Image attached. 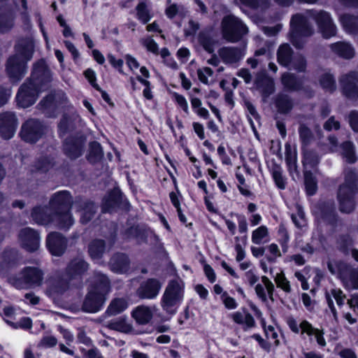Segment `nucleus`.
Masks as SVG:
<instances>
[{"label":"nucleus","mask_w":358,"mask_h":358,"mask_svg":"<svg viewBox=\"0 0 358 358\" xmlns=\"http://www.w3.org/2000/svg\"><path fill=\"white\" fill-rule=\"evenodd\" d=\"M51 74L43 60L36 63L32 73V81L24 83L16 96L17 104L27 108L34 104L40 92L49 87Z\"/></svg>","instance_id":"nucleus-1"},{"label":"nucleus","mask_w":358,"mask_h":358,"mask_svg":"<svg viewBox=\"0 0 358 358\" xmlns=\"http://www.w3.org/2000/svg\"><path fill=\"white\" fill-rule=\"evenodd\" d=\"M34 43L31 38L20 41L16 46V55L9 58L7 72L13 80H20L27 72L26 62L31 59L34 52Z\"/></svg>","instance_id":"nucleus-2"},{"label":"nucleus","mask_w":358,"mask_h":358,"mask_svg":"<svg viewBox=\"0 0 358 358\" xmlns=\"http://www.w3.org/2000/svg\"><path fill=\"white\" fill-rule=\"evenodd\" d=\"M110 291V286L108 278L101 273H96L93 277V284L84 301L83 310L88 313L98 312L102 308L106 296Z\"/></svg>","instance_id":"nucleus-3"},{"label":"nucleus","mask_w":358,"mask_h":358,"mask_svg":"<svg viewBox=\"0 0 358 358\" xmlns=\"http://www.w3.org/2000/svg\"><path fill=\"white\" fill-rule=\"evenodd\" d=\"M356 173L350 171L346 173L345 182L340 187L338 199L341 211L346 213L352 212L355 207L354 195L356 192Z\"/></svg>","instance_id":"nucleus-4"},{"label":"nucleus","mask_w":358,"mask_h":358,"mask_svg":"<svg viewBox=\"0 0 358 358\" xmlns=\"http://www.w3.org/2000/svg\"><path fill=\"white\" fill-rule=\"evenodd\" d=\"M183 285L178 281H171L165 289L161 299V306L168 314L176 313L183 299Z\"/></svg>","instance_id":"nucleus-5"},{"label":"nucleus","mask_w":358,"mask_h":358,"mask_svg":"<svg viewBox=\"0 0 358 358\" xmlns=\"http://www.w3.org/2000/svg\"><path fill=\"white\" fill-rule=\"evenodd\" d=\"M71 198L66 191L55 193L50 201V206L57 210H60L55 214V218L58 220V225L60 228H69L73 223V218L68 210Z\"/></svg>","instance_id":"nucleus-6"},{"label":"nucleus","mask_w":358,"mask_h":358,"mask_svg":"<svg viewBox=\"0 0 358 358\" xmlns=\"http://www.w3.org/2000/svg\"><path fill=\"white\" fill-rule=\"evenodd\" d=\"M314 29L308 22L307 17L297 14L291 20L290 40L296 48H301L304 37L311 36Z\"/></svg>","instance_id":"nucleus-7"},{"label":"nucleus","mask_w":358,"mask_h":358,"mask_svg":"<svg viewBox=\"0 0 358 358\" xmlns=\"http://www.w3.org/2000/svg\"><path fill=\"white\" fill-rule=\"evenodd\" d=\"M222 31L224 39L234 43L247 34L248 28L239 18L229 15L222 21Z\"/></svg>","instance_id":"nucleus-8"},{"label":"nucleus","mask_w":358,"mask_h":358,"mask_svg":"<svg viewBox=\"0 0 358 358\" xmlns=\"http://www.w3.org/2000/svg\"><path fill=\"white\" fill-rule=\"evenodd\" d=\"M43 273L36 266L24 267L18 275L13 279V285L19 289H29L42 285Z\"/></svg>","instance_id":"nucleus-9"},{"label":"nucleus","mask_w":358,"mask_h":358,"mask_svg":"<svg viewBox=\"0 0 358 358\" xmlns=\"http://www.w3.org/2000/svg\"><path fill=\"white\" fill-rule=\"evenodd\" d=\"M328 268L331 273H337L344 285L348 289H358V269L352 268L344 263L336 264V269L331 263L328 264Z\"/></svg>","instance_id":"nucleus-10"},{"label":"nucleus","mask_w":358,"mask_h":358,"mask_svg":"<svg viewBox=\"0 0 358 358\" xmlns=\"http://www.w3.org/2000/svg\"><path fill=\"white\" fill-rule=\"evenodd\" d=\"M308 15L315 20L324 38H329L336 34V27L329 13L323 10L309 11Z\"/></svg>","instance_id":"nucleus-11"},{"label":"nucleus","mask_w":358,"mask_h":358,"mask_svg":"<svg viewBox=\"0 0 358 358\" xmlns=\"http://www.w3.org/2000/svg\"><path fill=\"white\" fill-rule=\"evenodd\" d=\"M43 134L41 122L36 120H27L22 127L20 135L22 138L29 143L36 142Z\"/></svg>","instance_id":"nucleus-12"},{"label":"nucleus","mask_w":358,"mask_h":358,"mask_svg":"<svg viewBox=\"0 0 358 358\" xmlns=\"http://www.w3.org/2000/svg\"><path fill=\"white\" fill-rule=\"evenodd\" d=\"M17 122L15 114L4 112L0 114V135L4 139L11 138L15 132Z\"/></svg>","instance_id":"nucleus-13"},{"label":"nucleus","mask_w":358,"mask_h":358,"mask_svg":"<svg viewBox=\"0 0 358 358\" xmlns=\"http://www.w3.org/2000/svg\"><path fill=\"white\" fill-rule=\"evenodd\" d=\"M19 238L22 246L28 251H35L39 248L40 236L37 231L31 228L22 229Z\"/></svg>","instance_id":"nucleus-14"},{"label":"nucleus","mask_w":358,"mask_h":358,"mask_svg":"<svg viewBox=\"0 0 358 358\" xmlns=\"http://www.w3.org/2000/svg\"><path fill=\"white\" fill-rule=\"evenodd\" d=\"M161 287L159 280L150 278L141 285L137 291L138 295L142 299H153L159 294Z\"/></svg>","instance_id":"nucleus-15"},{"label":"nucleus","mask_w":358,"mask_h":358,"mask_svg":"<svg viewBox=\"0 0 358 358\" xmlns=\"http://www.w3.org/2000/svg\"><path fill=\"white\" fill-rule=\"evenodd\" d=\"M88 269V264L82 258L72 260L68 265L64 275L65 280L79 279Z\"/></svg>","instance_id":"nucleus-16"},{"label":"nucleus","mask_w":358,"mask_h":358,"mask_svg":"<svg viewBox=\"0 0 358 358\" xmlns=\"http://www.w3.org/2000/svg\"><path fill=\"white\" fill-rule=\"evenodd\" d=\"M218 54L224 63L234 64L242 59L245 53L244 48L224 47L219 50Z\"/></svg>","instance_id":"nucleus-17"},{"label":"nucleus","mask_w":358,"mask_h":358,"mask_svg":"<svg viewBox=\"0 0 358 358\" xmlns=\"http://www.w3.org/2000/svg\"><path fill=\"white\" fill-rule=\"evenodd\" d=\"M344 94L349 98L358 97V77L355 72L346 74L341 78Z\"/></svg>","instance_id":"nucleus-18"},{"label":"nucleus","mask_w":358,"mask_h":358,"mask_svg":"<svg viewBox=\"0 0 358 358\" xmlns=\"http://www.w3.org/2000/svg\"><path fill=\"white\" fill-rule=\"evenodd\" d=\"M66 245V239L59 233H51L47 238V247L52 255H62Z\"/></svg>","instance_id":"nucleus-19"},{"label":"nucleus","mask_w":358,"mask_h":358,"mask_svg":"<svg viewBox=\"0 0 358 358\" xmlns=\"http://www.w3.org/2000/svg\"><path fill=\"white\" fill-rule=\"evenodd\" d=\"M325 296L328 306L330 308L331 313L333 314L334 319L337 321L338 314L334 305V300L336 301L338 306H341L344 303V299L345 296L340 289H331L329 291H327Z\"/></svg>","instance_id":"nucleus-20"},{"label":"nucleus","mask_w":358,"mask_h":358,"mask_svg":"<svg viewBox=\"0 0 358 358\" xmlns=\"http://www.w3.org/2000/svg\"><path fill=\"white\" fill-rule=\"evenodd\" d=\"M230 317L235 323L241 325L245 331H248L255 326L254 317L245 310L231 313Z\"/></svg>","instance_id":"nucleus-21"},{"label":"nucleus","mask_w":358,"mask_h":358,"mask_svg":"<svg viewBox=\"0 0 358 358\" xmlns=\"http://www.w3.org/2000/svg\"><path fill=\"white\" fill-rule=\"evenodd\" d=\"M301 334H306L308 336H313L319 345L324 347L327 342L324 338V331L322 329L313 327V326L307 320H303L300 323Z\"/></svg>","instance_id":"nucleus-22"},{"label":"nucleus","mask_w":358,"mask_h":358,"mask_svg":"<svg viewBox=\"0 0 358 358\" xmlns=\"http://www.w3.org/2000/svg\"><path fill=\"white\" fill-rule=\"evenodd\" d=\"M155 308H151L145 306L136 307L132 312V317L140 324L148 323L153 316V311Z\"/></svg>","instance_id":"nucleus-23"},{"label":"nucleus","mask_w":358,"mask_h":358,"mask_svg":"<svg viewBox=\"0 0 358 358\" xmlns=\"http://www.w3.org/2000/svg\"><path fill=\"white\" fill-rule=\"evenodd\" d=\"M331 51L336 55L344 59H351L355 55V50L346 42H337L330 45Z\"/></svg>","instance_id":"nucleus-24"},{"label":"nucleus","mask_w":358,"mask_h":358,"mask_svg":"<svg viewBox=\"0 0 358 358\" xmlns=\"http://www.w3.org/2000/svg\"><path fill=\"white\" fill-rule=\"evenodd\" d=\"M49 212L50 209L46 207L35 208L31 213V217L36 223L39 224H47L50 221H55L58 223V220L55 218V215L53 217H51Z\"/></svg>","instance_id":"nucleus-25"},{"label":"nucleus","mask_w":358,"mask_h":358,"mask_svg":"<svg viewBox=\"0 0 358 358\" xmlns=\"http://www.w3.org/2000/svg\"><path fill=\"white\" fill-rule=\"evenodd\" d=\"M271 241L268 228L265 225H261L252 231L251 241L255 245H264Z\"/></svg>","instance_id":"nucleus-26"},{"label":"nucleus","mask_w":358,"mask_h":358,"mask_svg":"<svg viewBox=\"0 0 358 358\" xmlns=\"http://www.w3.org/2000/svg\"><path fill=\"white\" fill-rule=\"evenodd\" d=\"M111 270L117 273H124L129 269V260L124 254H117L113 257L110 262Z\"/></svg>","instance_id":"nucleus-27"},{"label":"nucleus","mask_w":358,"mask_h":358,"mask_svg":"<svg viewBox=\"0 0 358 358\" xmlns=\"http://www.w3.org/2000/svg\"><path fill=\"white\" fill-rule=\"evenodd\" d=\"M124 61L129 69L136 74L137 71L139 70L141 75L137 76H142L145 78H149L150 76L148 69L145 66H141L137 59L131 55H126L124 56Z\"/></svg>","instance_id":"nucleus-28"},{"label":"nucleus","mask_w":358,"mask_h":358,"mask_svg":"<svg viewBox=\"0 0 358 358\" xmlns=\"http://www.w3.org/2000/svg\"><path fill=\"white\" fill-rule=\"evenodd\" d=\"M84 142L83 140H69L64 143V150L71 158H77L83 153Z\"/></svg>","instance_id":"nucleus-29"},{"label":"nucleus","mask_w":358,"mask_h":358,"mask_svg":"<svg viewBox=\"0 0 358 358\" xmlns=\"http://www.w3.org/2000/svg\"><path fill=\"white\" fill-rule=\"evenodd\" d=\"M292 49L289 44H282L277 52L278 63L282 66H288L292 62Z\"/></svg>","instance_id":"nucleus-30"},{"label":"nucleus","mask_w":358,"mask_h":358,"mask_svg":"<svg viewBox=\"0 0 358 358\" xmlns=\"http://www.w3.org/2000/svg\"><path fill=\"white\" fill-rule=\"evenodd\" d=\"M340 21L347 32L355 34L358 31L357 17L345 14L341 16Z\"/></svg>","instance_id":"nucleus-31"},{"label":"nucleus","mask_w":358,"mask_h":358,"mask_svg":"<svg viewBox=\"0 0 358 358\" xmlns=\"http://www.w3.org/2000/svg\"><path fill=\"white\" fill-rule=\"evenodd\" d=\"M108 327L111 329L123 333H129L132 329L131 324H129L124 317L116 318L110 321L108 324Z\"/></svg>","instance_id":"nucleus-32"},{"label":"nucleus","mask_w":358,"mask_h":358,"mask_svg":"<svg viewBox=\"0 0 358 358\" xmlns=\"http://www.w3.org/2000/svg\"><path fill=\"white\" fill-rule=\"evenodd\" d=\"M105 251V245L101 240H95L89 245V253L93 259H99Z\"/></svg>","instance_id":"nucleus-33"},{"label":"nucleus","mask_w":358,"mask_h":358,"mask_svg":"<svg viewBox=\"0 0 358 358\" xmlns=\"http://www.w3.org/2000/svg\"><path fill=\"white\" fill-rule=\"evenodd\" d=\"M320 162V157L313 151L307 150L304 152L303 164L305 171H309L310 169L315 168Z\"/></svg>","instance_id":"nucleus-34"},{"label":"nucleus","mask_w":358,"mask_h":358,"mask_svg":"<svg viewBox=\"0 0 358 358\" xmlns=\"http://www.w3.org/2000/svg\"><path fill=\"white\" fill-rule=\"evenodd\" d=\"M81 208L78 210L80 212V220L82 222H87L92 217L94 212L95 207L92 203L82 202L79 204Z\"/></svg>","instance_id":"nucleus-35"},{"label":"nucleus","mask_w":358,"mask_h":358,"mask_svg":"<svg viewBox=\"0 0 358 358\" xmlns=\"http://www.w3.org/2000/svg\"><path fill=\"white\" fill-rule=\"evenodd\" d=\"M285 161L290 174L293 175L297 171L296 154L292 150L290 145H288L285 146Z\"/></svg>","instance_id":"nucleus-36"},{"label":"nucleus","mask_w":358,"mask_h":358,"mask_svg":"<svg viewBox=\"0 0 358 358\" xmlns=\"http://www.w3.org/2000/svg\"><path fill=\"white\" fill-rule=\"evenodd\" d=\"M128 307V303L124 299H114L108 308V313L110 315L119 314L126 310Z\"/></svg>","instance_id":"nucleus-37"},{"label":"nucleus","mask_w":358,"mask_h":358,"mask_svg":"<svg viewBox=\"0 0 358 358\" xmlns=\"http://www.w3.org/2000/svg\"><path fill=\"white\" fill-rule=\"evenodd\" d=\"M276 106L280 113H288L293 106L292 101L287 95L280 94L276 99Z\"/></svg>","instance_id":"nucleus-38"},{"label":"nucleus","mask_w":358,"mask_h":358,"mask_svg":"<svg viewBox=\"0 0 358 358\" xmlns=\"http://www.w3.org/2000/svg\"><path fill=\"white\" fill-rule=\"evenodd\" d=\"M103 157V151L101 145L97 142H92L90 145V151L87 156L88 160L94 163Z\"/></svg>","instance_id":"nucleus-39"},{"label":"nucleus","mask_w":358,"mask_h":358,"mask_svg":"<svg viewBox=\"0 0 358 358\" xmlns=\"http://www.w3.org/2000/svg\"><path fill=\"white\" fill-rule=\"evenodd\" d=\"M271 174L273 176V178L275 182V185L279 187L280 189H285V178L282 176V168L277 165L274 164L271 169Z\"/></svg>","instance_id":"nucleus-40"},{"label":"nucleus","mask_w":358,"mask_h":358,"mask_svg":"<svg viewBox=\"0 0 358 358\" xmlns=\"http://www.w3.org/2000/svg\"><path fill=\"white\" fill-rule=\"evenodd\" d=\"M199 43L203 46V48L209 53H212L215 50V41L208 35V34L205 32H201L199 35L198 38Z\"/></svg>","instance_id":"nucleus-41"},{"label":"nucleus","mask_w":358,"mask_h":358,"mask_svg":"<svg viewBox=\"0 0 358 358\" xmlns=\"http://www.w3.org/2000/svg\"><path fill=\"white\" fill-rule=\"evenodd\" d=\"M341 154L345 160L349 163L356 161L354 145L351 142L347 141L341 145Z\"/></svg>","instance_id":"nucleus-42"},{"label":"nucleus","mask_w":358,"mask_h":358,"mask_svg":"<svg viewBox=\"0 0 358 358\" xmlns=\"http://www.w3.org/2000/svg\"><path fill=\"white\" fill-rule=\"evenodd\" d=\"M282 85L288 90H296L299 88L300 84L296 77L290 73H285L282 76Z\"/></svg>","instance_id":"nucleus-43"},{"label":"nucleus","mask_w":358,"mask_h":358,"mask_svg":"<svg viewBox=\"0 0 358 358\" xmlns=\"http://www.w3.org/2000/svg\"><path fill=\"white\" fill-rule=\"evenodd\" d=\"M305 185L307 194L313 195L317 190V182L310 171H304Z\"/></svg>","instance_id":"nucleus-44"},{"label":"nucleus","mask_w":358,"mask_h":358,"mask_svg":"<svg viewBox=\"0 0 358 358\" xmlns=\"http://www.w3.org/2000/svg\"><path fill=\"white\" fill-rule=\"evenodd\" d=\"M187 12V10L184 6L175 3L170 4L165 10L166 16L170 19L173 18L177 15L185 16Z\"/></svg>","instance_id":"nucleus-45"},{"label":"nucleus","mask_w":358,"mask_h":358,"mask_svg":"<svg viewBox=\"0 0 358 358\" xmlns=\"http://www.w3.org/2000/svg\"><path fill=\"white\" fill-rule=\"evenodd\" d=\"M320 83L323 89L333 92L336 89V83L333 76L329 73H324L320 79Z\"/></svg>","instance_id":"nucleus-46"},{"label":"nucleus","mask_w":358,"mask_h":358,"mask_svg":"<svg viewBox=\"0 0 358 358\" xmlns=\"http://www.w3.org/2000/svg\"><path fill=\"white\" fill-rule=\"evenodd\" d=\"M274 280L278 287L282 289L284 292L287 293L291 292L289 281L286 278L283 272L277 273Z\"/></svg>","instance_id":"nucleus-47"},{"label":"nucleus","mask_w":358,"mask_h":358,"mask_svg":"<svg viewBox=\"0 0 358 358\" xmlns=\"http://www.w3.org/2000/svg\"><path fill=\"white\" fill-rule=\"evenodd\" d=\"M279 243L281 245L283 252H287L288 250V242L289 236L287 229L283 226H280L278 229Z\"/></svg>","instance_id":"nucleus-48"},{"label":"nucleus","mask_w":358,"mask_h":358,"mask_svg":"<svg viewBox=\"0 0 358 358\" xmlns=\"http://www.w3.org/2000/svg\"><path fill=\"white\" fill-rule=\"evenodd\" d=\"M238 4H243L255 9H263L266 7V0H235Z\"/></svg>","instance_id":"nucleus-49"},{"label":"nucleus","mask_w":358,"mask_h":358,"mask_svg":"<svg viewBox=\"0 0 358 358\" xmlns=\"http://www.w3.org/2000/svg\"><path fill=\"white\" fill-rule=\"evenodd\" d=\"M292 220L298 228L302 229L306 225L304 213L300 206L297 207V213L292 215Z\"/></svg>","instance_id":"nucleus-50"},{"label":"nucleus","mask_w":358,"mask_h":358,"mask_svg":"<svg viewBox=\"0 0 358 358\" xmlns=\"http://www.w3.org/2000/svg\"><path fill=\"white\" fill-rule=\"evenodd\" d=\"M137 15L139 20L145 24L150 20V15L143 2H141L136 7Z\"/></svg>","instance_id":"nucleus-51"},{"label":"nucleus","mask_w":358,"mask_h":358,"mask_svg":"<svg viewBox=\"0 0 358 358\" xmlns=\"http://www.w3.org/2000/svg\"><path fill=\"white\" fill-rule=\"evenodd\" d=\"M141 44L146 50L155 55L159 54V47L157 43L151 37H146L141 39Z\"/></svg>","instance_id":"nucleus-52"},{"label":"nucleus","mask_w":358,"mask_h":358,"mask_svg":"<svg viewBox=\"0 0 358 358\" xmlns=\"http://www.w3.org/2000/svg\"><path fill=\"white\" fill-rule=\"evenodd\" d=\"M213 75V70L209 67H203L197 70V76L199 80L205 85H209L208 78Z\"/></svg>","instance_id":"nucleus-53"},{"label":"nucleus","mask_w":358,"mask_h":358,"mask_svg":"<svg viewBox=\"0 0 358 358\" xmlns=\"http://www.w3.org/2000/svg\"><path fill=\"white\" fill-rule=\"evenodd\" d=\"M290 65L292 69L299 72H303L306 68V61L303 56L298 55L294 57Z\"/></svg>","instance_id":"nucleus-54"},{"label":"nucleus","mask_w":358,"mask_h":358,"mask_svg":"<svg viewBox=\"0 0 358 358\" xmlns=\"http://www.w3.org/2000/svg\"><path fill=\"white\" fill-rule=\"evenodd\" d=\"M262 324H263V327L264 329V332H265L266 338L268 339L273 340L274 344L276 346H278L280 344V341L278 339V333L276 332V331L275 330V328L271 325L265 326L264 322H262Z\"/></svg>","instance_id":"nucleus-55"},{"label":"nucleus","mask_w":358,"mask_h":358,"mask_svg":"<svg viewBox=\"0 0 358 358\" xmlns=\"http://www.w3.org/2000/svg\"><path fill=\"white\" fill-rule=\"evenodd\" d=\"M136 79L139 81L143 85L145 86V89L143 91V94L145 98L147 99H152V94L150 88V83L148 80V78H143L142 76H136Z\"/></svg>","instance_id":"nucleus-56"},{"label":"nucleus","mask_w":358,"mask_h":358,"mask_svg":"<svg viewBox=\"0 0 358 358\" xmlns=\"http://www.w3.org/2000/svg\"><path fill=\"white\" fill-rule=\"evenodd\" d=\"M173 97L174 99V101L184 110V112H185L186 113H189L188 103L185 97L181 94H179L177 92L173 93Z\"/></svg>","instance_id":"nucleus-57"},{"label":"nucleus","mask_w":358,"mask_h":358,"mask_svg":"<svg viewBox=\"0 0 358 358\" xmlns=\"http://www.w3.org/2000/svg\"><path fill=\"white\" fill-rule=\"evenodd\" d=\"M199 29V24L198 22L194 20H189L188 24L185 27L184 31L186 36H194Z\"/></svg>","instance_id":"nucleus-58"},{"label":"nucleus","mask_w":358,"mask_h":358,"mask_svg":"<svg viewBox=\"0 0 358 358\" xmlns=\"http://www.w3.org/2000/svg\"><path fill=\"white\" fill-rule=\"evenodd\" d=\"M222 300L224 306L228 309H235L237 307L236 300L229 296L227 292H223L222 294Z\"/></svg>","instance_id":"nucleus-59"},{"label":"nucleus","mask_w":358,"mask_h":358,"mask_svg":"<svg viewBox=\"0 0 358 358\" xmlns=\"http://www.w3.org/2000/svg\"><path fill=\"white\" fill-rule=\"evenodd\" d=\"M108 59L109 62L113 67L117 69L118 71L120 73L124 74V71H123V69H122L123 64H124L123 59H116L113 55H108Z\"/></svg>","instance_id":"nucleus-60"},{"label":"nucleus","mask_w":358,"mask_h":358,"mask_svg":"<svg viewBox=\"0 0 358 358\" xmlns=\"http://www.w3.org/2000/svg\"><path fill=\"white\" fill-rule=\"evenodd\" d=\"M10 96V90L0 86V107L3 106L7 103Z\"/></svg>","instance_id":"nucleus-61"},{"label":"nucleus","mask_w":358,"mask_h":358,"mask_svg":"<svg viewBox=\"0 0 358 358\" xmlns=\"http://www.w3.org/2000/svg\"><path fill=\"white\" fill-rule=\"evenodd\" d=\"M71 128H73V125L70 119L66 117H64L59 124V131L60 135L64 134L68 129Z\"/></svg>","instance_id":"nucleus-62"},{"label":"nucleus","mask_w":358,"mask_h":358,"mask_svg":"<svg viewBox=\"0 0 358 358\" xmlns=\"http://www.w3.org/2000/svg\"><path fill=\"white\" fill-rule=\"evenodd\" d=\"M299 135L302 141L305 143L309 142L311 138V132L310 129L304 125H301L299 127Z\"/></svg>","instance_id":"nucleus-63"},{"label":"nucleus","mask_w":358,"mask_h":358,"mask_svg":"<svg viewBox=\"0 0 358 358\" xmlns=\"http://www.w3.org/2000/svg\"><path fill=\"white\" fill-rule=\"evenodd\" d=\"M349 123L355 132H358V111H352L349 115Z\"/></svg>","instance_id":"nucleus-64"}]
</instances>
